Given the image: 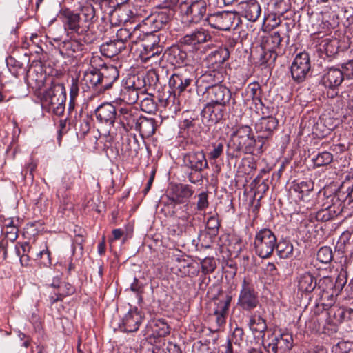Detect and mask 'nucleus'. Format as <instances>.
<instances>
[{
  "label": "nucleus",
  "instance_id": "36",
  "mask_svg": "<svg viewBox=\"0 0 353 353\" xmlns=\"http://www.w3.org/2000/svg\"><path fill=\"white\" fill-rule=\"evenodd\" d=\"M139 31L137 29V26L132 31L127 28H120L117 32V39L115 40L121 41L126 46L128 43V40H132V43L136 42V39L139 37Z\"/></svg>",
  "mask_w": 353,
  "mask_h": 353
},
{
  "label": "nucleus",
  "instance_id": "5",
  "mask_svg": "<svg viewBox=\"0 0 353 353\" xmlns=\"http://www.w3.org/2000/svg\"><path fill=\"white\" fill-rule=\"evenodd\" d=\"M293 346V338L289 332H274L264 343L268 353H287Z\"/></svg>",
  "mask_w": 353,
  "mask_h": 353
},
{
  "label": "nucleus",
  "instance_id": "1",
  "mask_svg": "<svg viewBox=\"0 0 353 353\" xmlns=\"http://www.w3.org/2000/svg\"><path fill=\"white\" fill-rule=\"evenodd\" d=\"M151 79L150 84H156L159 81V77L154 68L148 70L146 77L132 75L126 77L122 81V88L120 90L119 97L117 99L127 104H134L139 99L145 95V78Z\"/></svg>",
  "mask_w": 353,
  "mask_h": 353
},
{
  "label": "nucleus",
  "instance_id": "13",
  "mask_svg": "<svg viewBox=\"0 0 353 353\" xmlns=\"http://www.w3.org/2000/svg\"><path fill=\"white\" fill-rule=\"evenodd\" d=\"M97 119L101 123L113 126L117 121V110L110 103H104L99 105L94 111Z\"/></svg>",
  "mask_w": 353,
  "mask_h": 353
},
{
  "label": "nucleus",
  "instance_id": "46",
  "mask_svg": "<svg viewBox=\"0 0 353 353\" xmlns=\"http://www.w3.org/2000/svg\"><path fill=\"white\" fill-rule=\"evenodd\" d=\"M231 301L232 296L229 295H227L225 299L219 300L214 309V314H223L227 316Z\"/></svg>",
  "mask_w": 353,
  "mask_h": 353
},
{
  "label": "nucleus",
  "instance_id": "30",
  "mask_svg": "<svg viewBox=\"0 0 353 353\" xmlns=\"http://www.w3.org/2000/svg\"><path fill=\"white\" fill-rule=\"evenodd\" d=\"M59 48L61 54L67 56H73L74 53L81 52L83 49V44L76 39H70L62 41L59 44Z\"/></svg>",
  "mask_w": 353,
  "mask_h": 353
},
{
  "label": "nucleus",
  "instance_id": "28",
  "mask_svg": "<svg viewBox=\"0 0 353 353\" xmlns=\"http://www.w3.org/2000/svg\"><path fill=\"white\" fill-rule=\"evenodd\" d=\"M100 79L99 71L93 69L84 72L81 83L85 85L89 89L92 88L98 92H102L101 91Z\"/></svg>",
  "mask_w": 353,
  "mask_h": 353
},
{
  "label": "nucleus",
  "instance_id": "42",
  "mask_svg": "<svg viewBox=\"0 0 353 353\" xmlns=\"http://www.w3.org/2000/svg\"><path fill=\"white\" fill-rule=\"evenodd\" d=\"M140 108L146 113L154 114L157 109V105L152 96L147 95L141 99Z\"/></svg>",
  "mask_w": 353,
  "mask_h": 353
},
{
  "label": "nucleus",
  "instance_id": "2",
  "mask_svg": "<svg viewBox=\"0 0 353 353\" xmlns=\"http://www.w3.org/2000/svg\"><path fill=\"white\" fill-rule=\"evenodd\" d=\"M66 92L62 83L52 82L50 87L42 94L41 106L48 113L61 116L65 112Z\"/></svg>",
  "mask_w": 353,
  "mask_h": 353
},
{
  "label": "nucleus",
  "instance_id": "11",
  "mask_svg": "<svg viewBox=\"0 0 353 353\" xmlns=\"http://www.w3.org/2000/svg\"><path fill=\"white\" fill-rule=\"evenodd\" d=\"M219 104L208 103L201 111L203 122L207 125H212L219 122L224 116L225 109Z\"/></svg>",
  "mask_w": 353,
  "mask_h": 353
},
{
  "label": "nucleus",
  "instance_id": "8",
  "mask_svg": "<svg viewBox=\"0 0 353 353\" xmlns=\"http://www.w3.org/2000/svg\"><path fill=\"white\" fill-rule=\"evenodd\" d=\"M259 302L258 294L253 285L243 279L238 304L244 310H252L258 305Z\"/></svg>",
  "mask_w": 353,
  "mask_h": 353
},
{
  "label": "nucleus",
  "instance_id": "64",
  "mask_svg": "<svg viewBox=\"0 0 353 353\" xmlns=\"http://www.w3.org/2000/svg\"><path fill=\"white\" fill-rule=\"evenodd\" d=\"M165 353H182L180 347L172 343H169Z\"/></svg>",
  "mask_w": 353,
  "mask_h": 353
},
{
  "label": "nucleus",
  "instance_id": "63",
  "mask_svg": "<svg viewBox=\"0 0 353 353\" xmlns=\"http://www.w3.org/2000/svg\"><path fill=\"white\" fill-rule=\"evenodd\" d=\"M8 241L5 239H0V252H3V259L6 260L8 258Z\"/></svg>",
  "mask_w": 353,
  "mask_h": 353
},
{
  "label": "nucleus",
  "instance_id": "20",
  "mask_svg": "<svg viewBox=\"0 0 353 353\" xmlns=\"http://www.w3.org/2000/svg\"><path fill=\"white\" fill-rule=\"evenodd\" d=\"M101 91L104 92L110 88L118 79L119 73L117 68L113 65L105 66L99 71Z\"/></svg>",
  "mask_w": 353,
  "mask_h": 353
},
{
  "label": "nucleus",
  "instance_id": "59",
  "mask_svg": "<svg viewBox=\"0 0 353 353\" xmlns=\"http://www.w3.org/2000/svg\"><path fill=\"white\" fill-rule=\"evenodd\" d=\"M316 217L317 220H319V221H327L332 219V215L330 214L328 209H323V210H319L316 213Z\"/></svg>",
  "mask_w": 353,
  "mask_h": 353
},
{
  "label": "nucleus",
  "instance_id": "60",
  "mask_svg": "<svg viewBox=\"0 0 353 353\" xmlns=\"http://www.w3.org/2000/svg\"><path fill=\"white\" fill-rule=\"evenodd\" d=\"M39 254L41 256V263L44 266H48L51 265V259L50 257V251L48 249L40 251Z\"/></svg>",
  "mask_w": 353,
  "mask_h": 353
},
{
  "label": "nucleus",
  "instance_id": "18",
  "mask_svg": "<svg viewBox=\"0 0 353 353\" xmlns=\"http://www.w3.org/2000/svg\"><path fill=\"white\" fill-rule=\"evenodd\" d=\"M345 78L340 68H330L325 70L321 79L322 84L328 88L334 89L339 87Z\"/></svg>",
  "mask_w": 353,
  "mask_h": 353
},
{
  "label": "nucleus",
  "instance_id": "33",
  "mask_svg": "<svg viewBox=\"0 0 353 353\" xmlns=\"http://www.w3.org/2000/svg\"><path fill=\"white\" fill-rule=\"evenodd\" d=\"M145 53H142V59L145 63L149 62L151 65H159L163 58L161 50L159 47H151L150 50L147 47L144 48Z\"/></svg>",
  "mask_w": 353,
  "mask_h": 353
},
{
  "label": "nucleus",
  "instance_id": "10",
  "mask_svg": "<svg viewBox=\"0 0 353 353\" xmlns=\"http://www.w3.org/2000/svg\"><path fill=\"white\" fill-rule=\"evenodd\" d=\"M224 80L223 72L214 69L205 72L201 75L196 81V84L201 90H205V92L219 83H221Z\"/></svg>",
  "mask_w": 353,
  "mask_h": 353
},
{
  "label": "nucleus",
  "instance_id": "48",
  "mask_svg": "<svg viewBox=\"0 0 353 353\" xmlns=\"http://www.w3.org/2000/svg\"><path fill=\"white\" fill-rule=\"evenodd\" d=\"M79 14L81 17V21L83 19L86 23L90 24L93 22L95 17L94 8L91 6H85L82 8L81 14Z\"/></svg>",
  "mask_w": 353,
  "mask_h": 353
},
{
  "label": "nucleus",
  "instance_id": "40",
  "mask_svg": "<svg viewBox=\"0 0 353 353\" xmlns=\"http://www.w3.org/2000/svg\"><path fill=\"white\" fill-rule=\"evenodd\" d=\"M338 43L336 40L324 39L320 44V50L323 51L327 56L332 57L338 51Z\"/></svg>",
  "mask_w": 353,
  "mask_h": 353
},
{
  "label": "nucleus",
  "instance_id": "24",
  "mask_svg": "<svg viewBox=\"0 0 353 353\" xmlns=\"http://www.w3.org/2000/svg\"><path fill=\"white\" fill-rule=\"evenodd\" d=\"M172 270L176 274L181 277L195 274L196 272L193 263L189 259L180 257L176 258Z\"/></svg>",
  "mask_w": 353,
  "mask_h": 353
},
{
  "label": "nucleus",
  "instance_id": "57",
  "mask_svg": "<svg viewBox=\"0 0 353 353\" xmlns=\"http://www.w3.org/2000/svg\"><path fill=\"white\" fill-rule=\"evenodd\" d=\"M79 91L78 79L72 77L70 86V98H71V100H74L77 98L79 94Z\"/></svg>",
  "mask_w": 353,
  "mask_h": 353
},
{
  "label": "nucleus",
  "instance_id": "43",
  "mask_svg": "<svg viewBox=\"0 0 353 353\" xmlns=\"http://www.w3.org/2000/svg\"><path fill=\"white\" fill-rule=\"evenodd\" d=\"M229 57V52L226 49H221L212 52L209 59L214 62L217 67L223 64Z\"/></svg>",
  "mask_w": 353,
  "mask_h": 353
},
{
  "label": "nucleus",
  "instance_id": "52",
  "mask_svg": "<svg viewBox=\"0 0 353 353\" xmlns=\"http://www.w3.org/2000/svg\"><path fill=\"white\" fill-rule=\"evenodd\" d=\"M244 337V332L241 327H236L232 333V339L228 341H231L232 343L239 345L241 342L243 341Z\"/></svg>",
  "mask_w": 353,
  "mask_h": 353
},
{
  "label": "nucleus",
  "instance_id": "61",
  "mask_svg": "<svg viewBox=\"0 0 353 353\" xmlns=\"http://www.w3.org/2000/svg\"><path fill=\"white\" fill-rule=\"evenodd\" d=\"M127 141L129 145V149L131 151H133L134 154H137L138 150H139V145L135 136H134L132 138H128Z\"/></svg>",
  "mask_w": 353,
  "mask_h": 353
},
{
  "label": "nucleus",
  "instance_id": "22",
  "mask_svg": "<svg viewBox=\"0 0 353 353\" xmlns=\"http://www.w3.org/2000/svg\"><path fill=\"white\" fill-rule=\"evenodd\" d=\"M191 186L186 184H176L171 188V199L177 203H182L193 194Z\"/></svg>",
  "mask_w": 353,
  "mask_h": 353
},
{
  "label": "nucleus",
  "instance_id": "14",
  "mask_svg": "<svg viewBox=\"0 0 353 353\" xmlns=\"http://www.w3.org/2000/svg\"><path fill=\"white\" fill-rule=\"evenodd\" d=\"M208 3L206 0H197L192 1L188 6L185 14L190 22L198 23L206 16Z\"/></svg>",
  "mask_w": 353,
  "mask_h": 353
},
{
  "label": "nucleus",
  "instance_id": "15",
  "mask_svg": "<svg viewBox=\"0 0 353 353\" xmlns=\"http://www.w3.org/2000/svg\"><path fill=\"white\" fill-rule=\"evenodd\" d=\"M205 93L210 103L219 104L221 106H225L231 99L230 90L221 83L210 88Z\"/></svg>",
  "mask_w": 353,
  "mask_h": 353
},
{
  "label": "nucleus",
  "instance_id": "29",
  "mask_svg": "<svg viewBox=\"0 0 353 353\" xmlns=\"http://www.w3.org/2000/svg\"><path fill=\"white\" fill-rule=\"evenodd\" d=\"M134 128L139 130L142 136L150 137L155 133L156 121L154 119L140 118Z\"/></svg>",
  "mask_w": 353,
  "mask_h": 353
},
{
  "label": "nucleus",
  "instance_id": "31",
  "mask_svg": "<svg viewBox=\"0 0 353 353\" xmlns=\"http://www.w3.org/2000/svg\"><path fill=\"white\" fill-rule=\"evenodd\" d=\"M252 134V129L248 125L241 126L236 131L233 141L234 144L236 145L237 150H241L242 148L245 145V143L248 141Z\"/></svg>",
  "mask_w": 353,
  "mask_h": 353
},
{
  "label": "nucleus",
  "instance_id": "35",
  "mask_svg": "<svg viewBox=\"0 0 353 353\" xmlns=\"http://www.w3.org/2000/svg\"><path fill=\"white\" fill-rule=\"evenodd\" d=\"M249 327L253 333L259 332L264 336V333L267 330L265 320L260 315L254 314L250 317L248 323Z\"/></svg>",
  "mask_w": 353,
  "mask_h": 353
},
{
  "label": "nucleus",
  "instance_id": "58",
  "mask_svg": "<svg viewBox=\"0 0 353 353\" xmlns=\"http://www.w3.org/2000/svg\"><path fill=\"white\" fill-rule=\"evenodd\" d=\"M256 143V141L254 139L253 134H252L248 141L245 143V145L242 148L241 150L245 153H252Z\"/></svg>",
  "mask_w": 353,
  "mask_h": 353
},
{
  "label": "nucleus",
  "instance_id": "49",
  "mask_svg": "<svg viewBox=\"0 0 353 353\" xmlns=\"http://www.w3.org/2000/svg\"><path fill=\"white\" fill-rule=\"evenodd\" d=\"M201 269L204 274L212 273L214 271L216 263L213 257H206L201 262Z\"/></svg>",
  "mask_w": 353,
  "mask_h": 353
},
{
  "label": "nucleus",
  "instance_id": "51",
  "mask_svg": "<svg viewBox=\"0 0 353 353\" xmlns=\"http://www.w3.org/2000/svg\"><path fill=\"white\" fill-rule=\"evenodd\" d=\"M212 145L213 149L208 153V158L216 160L223 154V143H214Z\"/></svg>",
  "mask_w": 353,
  "mask_h": 353
},
{
  "label": "nucleus",
  "instance_id": "23",
  "mask_svg": "<svg viewBox=\"0 0 353 353\" xmlns=\"http://www.w3.org/2000/svg\"><path fill=\"white\" fill-rule=\"evenodd\" d=\"M117 121L120 123L124 128H133L135 127L137 118L132 113L130 108H120L117 113Z\"/></svg>",
  "mask_w": 353,
  "mask_h": 353
},
{
  "label": "nucleus",
  "instance_id": "17",
  "mask_svg": "<svg viewBox=\"0 0 353 353\" xmlns=\"http://www.w3.org/2000/svg\"><path fill=\"white\" fill-rule=\"evenodd\" d=\"M211 38V35L208 30L203 28H200L196 29L191 33L185 35L181 39V43L196 48L197 45L206 43L209 41Z\"/></svg>",
  "mask_w": 353,
  "mask_h": 353
},
{
  "label": "nucleus",
  "instance_id": "3",
  "mask_svg": "<svg viewBox=\"0 0 353 353\" xmlns=\"http://www.w3.org/2000/svg\"><path fill=\"white\" fill-rule=\"evenodd\" d=\"M183 164L191 170L188 178L190 182L194 184L203 181L201 172L208 168V163L205 154L203 150L192 151L184 154Z\"/></svg>",
  "mask_w": 353,
  "mask_h": 353
},
{
  "label": "nucleus",
  "instance_id": "6",
  "mask_svg": "<svg viewBox=\"0 0 353 353\" xmlns=\"http://www.w3.org/2000/svg\"><path fill=\"white\" fill-rule=\"evenodd\" d=\"M290 72L292 79L297 83L305 81L311 73L310 57L307 52L297 54L291 65Z\"/></svg>",
  "mask_w": 353,
  "mask_h": 353
},
{
  "label": "nucleus",
  "instance_id": "62",
  "mask_svg": "<svg viewBox=\"0 0 353 353\" xmlns=\"http://www.w3.org/2000/svg\"><path fill=\"white\" fill-rule=\"evenodd\" d=\"M130 290L132 292H136L139 294L142 293L143 290V285L139 281V280L137 278H134V282L130 285Z\"/></svg>",
  "mask_w": 353,
  "mask_h": 353
},
{
  "label": "nucleus",
  "instance_id": "53",
  "mask_svg": "<svg viewBox=\"0 0 353 353\" xmlns=\"http://www.w3.org/2000/svg\"><path fill=\"white\" fill-rule=\"evenodd\" d=\"M341 70L347 79H353V59L341 64Z\"/></svg>",
  "mask_w": 353,
  "mask_h": 353
},
{
  "label": "nucleus",
  "instance_id": "21",
  "mask_svg": "<svg viewBox=\"0 0 353 353\" xmlns=\"http://www.w3.org/2000/svg\"><path fill=\"white\" fill-rule=\"evenodd\" d=\"M239 6L243 10V16L250 21L255 22L259 18L261 8L256 0L242 1Z\"/></svg>",
  "mask_w": 353,
  "mask_h": 353
},
{
  "label": "nucleus",
  "instance_id": "55",
  "mask_svg": "<svg viewBox=\"0 0 353 353\" xmlns=\"http://www.w3.org/2000/svg\"><path fill=\"white\" fill-rule=\"evenodd\" d=\"M74 181V176L70 172L65 173L62 177V188L67 190L71 188Z\"/></svg>",
  "mask_w": 353,
  "mask_h": 353
},
{
  "label": "nucleus",
  "instance_id": "26",
  "mask_svg": "<svg viewBox=\"0 0 353 353\" xmlns=\"http://www.w3.org/2000/svg\"><path fill=\"white\" fill-rule=\"evenodd\" d=\"M148 327L151 329V336L154 338L165 337L170 332L169 325L163 319L151 320Z\"/></svg>",
  "mask_w": 353,
  "mask_h": 353
},
{
  "label": "nucleus",
  "instance_id": "12",
  "mask_svg": "<svg viewBox=\"0 0 353 353\" xmlns=\"http://www.w3.org/2000/svg\"><path fill=\"white\" fill-rule=\"evenodd\" d=\"M278 120L272 116L262 117L255 124V130L259 134L258 139H267L272 137L278 126Z\"/></svg>",
  "mask_w": 353,
  "mask_h": 353
},
{
  "label": "nucleus",
  "instance_id": "39",
  "mask_svg": "<svg viewBox=\"0 0 353 353\" xmlns=\"http://www.w3.org/2000/svg\"><path fill=\"white\" fill-rule=\"evenodd\" d=\"M276 248L277 249L278 255L280 258L288 259L293 255V245L288 241H283L277 243Z\"/></svg>",
  "mask_w": 353,
  "mask_h": 353
},
{
  "label": "nucleus",
  "instance_id": "16",
  "mask_svg": "<svg viewBox=\"0 0 353 353\" xmlns=\"http://www.w3.org/2000/svg\"><path fill=\"white\" fill-rule=\"evenodd\" d=\"M81 17L79 14L68 12L64 15V28L69 33H76L79 35L83 34L89 25L81 26Z\"/></svg>",
  "mask_w": 353,
  "mask_h": 353
},
{
  "label": "nucleus",
  "instance_id": "7",
  "mask_svg": "<svg viewBox=\"0 0 353 353\" xmlns=\"http://www.w3.org/2000/svg\"><path fill=\"white\" fill-rule=\"evenodd\" d=\"M236 19H238V17L235 13L223 11L208 14L205 21L212 28L227 31L230 30Z\"/></svg>",
  "mask_w": 353,
  "mask_h": 353
},
{
  "label": "nucleus",
  "instance_id": "4",
  "mask_svg": "<svg viewBox=\"0 0 353 353\" xmlns=\"http://www.w3.org/2000/svg\"><path fill=\"white\" fill-rule=\"evenodd\" d=\"M276 245L277 239L270 229L263 228L256 233L254 240V250L260 258L270 257Z\"/></svg>",
  "mask_w": 353,
  "mask_h": 353
},
{
  "label": "nucleus",
  "instance_id": "50",
  "mask_svg": "<svg viewBox=\"0 0 353 353\" xmlns=\"http://www.w3.org/2000/svg\"><path fill=\"white\" fill-rule=\"evenodd\" d=\"M2 232L7 241L14 242L18 237V226L2 228Z\"/></svg>",
  "mask_w": 353,
  "mask_h": 353
},
{
  "label": "nucleus",
  "instance_id": "45",
  "mask_svg": "<svg viewBox=\"0 0 353 353\" xmlns=\"http://www.w3.org/2000/svg\"><path fill=\"white\" fill-rule=\"evenodd\" d=\"M333 160V156L330 152H323L319 153L312 159L315 167H321L330 164Z\"/></svg>",
  "mask_w": 353,
  "mask_h": 353
},
{
  "label": "nucleus",
  "instance_id": "44",
  "mask_svg": "<svg viewBox=\"0 0 353 353\" xmlns=\"http://www.w3.org/2000/svg\"><path fill=\"white\" fill-rule=\"evenodd\" d=\"M282 39L279 32H274L268 37L264 46L267 48V49L276 51L280 47Z\"/></svg>",
  "mask_w": 353,
  "mask_h": 353
},
{
  "label": "nucleus",
  "instance_id": "37",
  "mask_svg": "<svg viewBox=\"0 0 353 353\" xmlns=\"http://www.w3.org/2000/svg\"><path fill=\"white\" fill-rule=\"evenodd\" d=\"M278 52L273 50L267 49L265 46L262 48L259 62L261 65H270L274 63L277 58Z\"/></svg>",
  "mask_w": 353,
  "mask_h": 353
},
{
  "label": "nucleus",
  "instance_id": "9",
  "mask_svg": "<svg viewBox=\"0 0 353 353\" xmlns=\"http://www.w3.org/2000/svg\"><path fill=\"white\" fill-rule=\"evenodd\" d=\"M144 319V315L137 307L130 308L119 323V329L124 332H137Z\"/></svg>",
  "mask_w": 353,
  "mask_h": 353
},
{
  "label": "nucleus",
  "instance_id": "47",
  "mask_svg": "<svg viewBox=\"0 0 353 353\" xmlns=\"http://www.w3.org/2000/svg\"><path fill=\"white\" fill-rule=\"evenodd\" d=\"M316 258L322 263H330L333 258L332 249L327 246L321 248L317 252Z\"/></svg>",
  "mask_w": 353,
  "mask_h": 353
},
{
  "label": "nucleus",
  "instance_id": "54",
  "mask_svg": "<svg viewBox=\"0 0 353 353\" xmlns=\"http://www.w3.org/2000/svg\"><path fill=\"white\" fill-rule=\"evenodd\" d=\"M219 225L220 222L217 215H212L208 218L206 223V227L208 229L215 233L217 232Z\"/></svg>",
  "mask_w": 353,
  "mask_h": 353
},
{
  "label": "nucleus",
  "instance_id": "27",
  "mask_svg": "<svg viewBox=\"0 0 353 353\" xmlns=\"http://www.w3.org/2000/svg\"><path fill=\"white\" fill-rule=\"evenodd\" d=\"M126 48V46L121 41L117 40H110L103 43L100 46V51L101 54L108 58H112Z\"/></svg>",
  "mask_w": 353,
  "mask_h": 353
},
{
  "label": "nucleus",
  "instance_id": "41",
  "mask_svg": "<svg viewBox=\"0 0 353 353\" xmlns=\"http://www.w3.org/2000/svg\"><path fill=\"white\" fill-rule=\"evenodd\" d=\"M163 17L161 14L152 15L144 20V23L146 26H150V32H156L161 29L165 23L163 21Z\"/></svg>",
  "mask_w": 353,
  "mask_h": 353
},
{
  "label": "nucleus",
  "instance_id": "56",
  "mask_svg": "<svg viewBox=\"0 0 353 353\" xmlns=\"http://www.w3.org/2000/svg\"><path fill=\"white\" fill-rule=\"evenodd\" d=\"M208 194L205 192L200 193L197 202V209L200 211L203 210L208 207Z\"/></svg>",
  "mask_w": 353,
  "mask_h": 353
},
{
  "label": "nucleus",
  "instance_id": "34",
  "mask_svg": "<svg viewBox=\"0 0 353 353\" xmlns=\"http://www.w3.org/2000/svg\"><path fill=\"white\" fill-rule=\"evenodd\" d=\"M313 188V183L310 181H307L294 183L292 190L296 194V196L299 200H304L305 197L309 196Z\"/></svg>",
  "mask_w": 353,
  "mask_h": 353
},
{
  "label": "nucleus",
  "instance_id": "38",
  "mask_svg": "<svg viewBox=\"0 0 353 353\" xmlns=\"http://www.w3.org/2000/svg\"><path fill=\"white\" fill-rule=\"evenodd\" d=\"M245 94L248 97V99H251L254 101H258L261 103V86L258 83H250L245 90Z\"/></svg>",
  "mask_w": 353,
  "mask_h": 353
},
{
  "label": "nucleus",
  "instance_id": "32",
  "mask_svg": "<svg viewBox=\"0 0 353 353\" xmlns=\"http://www.w3.org/2000/svg\"><path fill=\"white\" fill-rule=\"evenodd\" d=\"M75 292V288L68 283H61L59 288L57 291L54 292V294H50L49 296L50 301L51 304H53L57 301H62V299L74 294Z\"/></svg>",
  "mask_w": 353,
  "mask_h": 353
},
{
  "label": "nucleus",
  "instance_id": "25",
  "mask_svg": "<svg viewBox=\"0 0 353 353\" xmlns=\"http://www.w3.org/2000/svg\"><path fill=\"white\" fill-rule=\"evenodd\" d=\"M297 281L299 290L305 293H311L317 285L315 276L307 272L300 274Z\"/></svg>",
  "mask_w": 353,
  "mask_h": 353
},
{
  "label": "nucleus",
  "instance_id": "19",
  "mask_svg": "<svg viewBox=\"0 0 353 353\" xmlns=\"http://www.w3.org/2000/svg\"><path fill=\"white\" fill-rule=\"evenodd\" d=\"M192 79L186 73H174L169 79L168 85L174 95L185 91L192 83Z\"/></svg>",
  "mask_w": 353,
  "mask_h": 353
}]
</instances>
